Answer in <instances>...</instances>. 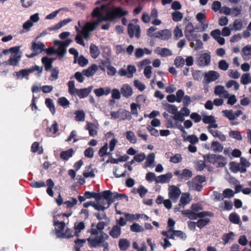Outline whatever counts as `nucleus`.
Instances as JSON below:
<instances>
[{
	"label": "nucleus",
	"mask_w": 251,
	"mask_h": 251,
	"mask_svg": "<svg viewBox=\"0 0 251 251\" xmlns=\"http://www.w3.org/2000/svg\"><path fill=\"white\" fill-rule=\"evenodd\" d=\"M127 14V11L119 7H114L110 10L107 5H102L100 8H96L93 10L92 15L94 17H97V20L93 23H86L81 30L75 27L77 32L75 38V41L77 44L85 46L82 37L85 39H88L90 32L93 31L100 23L103 21H112L117 17H121Z\"/></svg>",
	"instance_id": "f257e3e1"
},
{
	"label": "nucleus",
	"mask_w": 251,
	"mask_h": 251,
	"mask_svg": "<svg viewBox=\"0 0 251 251\" xmlns=\"http://www.w3.org/2000/svg\"><path fill=\"white\" fill-rule=\"evenodd\" d=\"M125 198L128 201V197L124 194H120L117 192H112L109 190L102 192L99 197L96 198L97 201L101 205L103 206V210L109 207V205L113 202L116 199Z\"/></svg>",
	"instance_id": "f03ea898"
},
{
	"label": "nucleus",
	"mask_w": 251,
	"mask_h": 251,
	"mask_svg": "<svg viewBox=\"0 0 251 251\" xmlns=\"http://www.w3.org/2000/svg\"><path fill=\"white\" fill-rule=\"evenodd\" d=\"M109 238V235L102 231L100 232L99 235L90 236L86 240L91 248L103 247V251H108L109 244L106 241Z\"/></svg>",
	"instance_id": "7ed1b4c3"
},
{
	"label": "nucleus",
	"mask_w": 251,
	"mask_h": 251,
	"mask_svg": "<svg viewBox=\"0 0 251 251\" xmlns=\"http://www.w3.org/2000/svg\"><path fill=\"white\" fill-rule=\"evenodd\" d=\"M175 222L172 219H169L166 231H162L161 233L163 235L169 239H174L176 237L184 240L187 238L186 234L180 231L174 230Z\"/></svg>",
	"instance_id": "20e7f679"
},
{
	"label": "nucleus",
	"mask_w": 251,
	"mask_h": 251,
	"mask_svg": "<svg viewBox=\"0 0 251 251\" xmlns=\"http://www.w3.org/2000/svg\"><path fill=\"white\" fill-rule=\"evenodd\" d=\"M72 42V40L69 39L66 40L64 42H61L57 40L54 41V48H55V53L58 55L63 56L66 52V48Z\"/></svg>",
	"instance_id": "39448f33"
},
{
	"label": "nucleus",
	"mask_w": 251,
	"mask_h": 251,
	"mask_svg": "<svg viewBox=\"0 0 251 251\" xmlns=\"http://www.w3.org/2000/svg\"><path fill=\"white\" fill-rule=\"evenodd\" d=\"M205 181L204 177L198 176L194 177L191 181H188L187 184L190 191H200L202 188L201 184Z\"/></svg>",
	"instance_id": "423d86ee"
},
{
	"label": "nucleus",
	"mask_w": 251,
	"mask_h": 251,
	"mask_svg": "<svg viewBox=\"0 0 251 251\" xmlns=\"http://www.w3.org/2000/svg\"><path fill=\"white\" fill-rule=\"evenodd\" d=\"M111 118L114 120L118 119L120 121L130 120L131 118L130 112L124 109H120L117 111H112L110 113Z\"/></svg>",
	"instance_id": "0eeeda50"
},
{
	"label": "nucleus",
	"mask_w": 251,
	"mask_h": 251,
	"mask_svg": "<svg viewBox=\"0 0 251 251\" xmlns=\"http://www.w3.org/2000/svg\"><path fill=\"white\" fill-rule=\"evenodd\" d=\"M22 56V52L20 50L16 52L13 53L9 59L4 62L3 64L5 65L18 66Z\"/></svg>",
	"instance_id": "6e6552de"
},
{
	"label": "nucleus",
	"mask_w": 251,
	"mask_h": 251,
	"mask_svg": "<svg viewBox=\"0 0 251 251\" xmlns=\"http://www.w3.org/2000/svg\"><path fill=\"white\" fill-rule=\"evenodd\" d=\"M181 194L180 189L175 185H171L168 187V196L170 199L176 201Z\"/></svg>",
	"instance_id": "1a4fd4ad"
},
{
	"label": "nucleus",
	"mask_w": 251,
	"mask_h": 251,
	"mask_svg": "<svg viewBox=\"0 0 251 251\" xmlns=\"http://www.w3.org/2000/svg\"><path fill=\"white\" fill-rule=\"evenodd\" d=\"M191 200L192 198L189 193H182L179 201L178 205L179 207L176 208L175 209V211L176 212L179 211L180 208H184L186 205L190 203Z\"/></svg>",
	"instance_id": "9d476101"
},
{
	"label": "nucleus",
	"mask_w": 251,
	"mask_h": 251,
	"mask_svg": "<svg viewBox=\"0 0 251 251\" xmlns=\"http://www.w3.org/2000/svg\"><path fill=\"white\" fill-rule=\"evenodd\" d=\"M220 74L215 71H209L204 74L203 80L206 83L216 81L220 77Z\"/></svg>",
	"instance_id": "9b49d317"
},
{
	"label": "nucleus",
	"mask_w": 251,
	"mask_h": 251,
	"mask_svg": "<svg viewBox=\"0 0 251 251\" xmlns=\"http://www.w3.org/2000/svg\"><path fill=\"white\" fill-rule=\"evenodd\" d=\"M140 28L139 25L130 23L128 25V33L130 37L135 36L137 38L140 36Z\"/></svg>",
	"instance_id": "f8f14e48"
},
{
	"label": "nucleus",
	"mask_w": 251,
	"mask_h": 251,
	"mask_svg": "<svg viewBox=\"0 0 251 251\" xmlns=\"http://www.w3.org/2000/svg\"><path fill=\"white\" fill-rule=\"evenodd\" d=\"M224 116L230 121H233L240 116L242 112L240 110H237L235 112L233 110H225L222 111Z\"/></svg>",
	"instance_id": "ddd939ff"
},
{
	"label": "nucleus",
	"mask_w": 251,
	"mask_h": 251,
	"mask_svg": "<svg viewBox=\"0 0 251 251\" xmlns=\"http://www.w3.org/2000/svg\"><path fill=\"white\" fill-rule=\"evenodd\" d=\"M210 62V55L207 53L201 54L198 58L197 63L200 66H207Z\"/></svg>",
	"instance_id": "4468645a"
},
{
	"label": "nucleus",
	"mask_w": 251,
	"mask_h": 251,
	"mask_svg": "<svg viewBox=\"0 0 251 251\" xmlns=\"http://www.w3.org/2000/svg\"><path fill=\"white\" fill-rule=\"evenodd\" d=\"M172 34L170 30L168 29H163L156 32V38L162 40H168L171 38Z\"/></svg>",
	"instance_id": "2eb2a0df"
},
{
	"label": "nucleus",
	"mask_w": 251,
	"mask_h": 251,
	"mask_svg": "<svg viewBox=\"0 0 251 251\" xmlns=\"http://www.w3.org/2000/svg\"><path fill=\"white\" fill-rule=\"evenodd\" d=\"M211 36L220 45H223L225 43V39L221 37V31L219 29L212 30L210 33Z\"/></svg>",
	"instance_id": "dca6fc26"
},
{
	"label": "nucleus",
	"mask_w": 251,
	"mask_h": 251,
	"mask_svg": "<svg viewBox=\"0 0 251 251\" xmlns=\"http://www.w3.org/2000/svg\"><path fill=\"white\" fill-rule=\"evenodd\" d=\"M173 177L171 173L162 175L156 177V183H169Z\"/></svg>",
	"instance_id": "f3484780"
},
{
	"label": "nucleus",
	"mask_w": 251,
	"mask_h": 251,
	"mask_svg": "<svg viewBox=\"0 0 251 251\" xmlns=\"http://www.w3.org/2000/svg\"><path fill=\"white\" fill-rule=\"evenodd\" d=\"M121 93L123 97L128 98L133 94L131 87L127 84H123L121 88Z\"/></svg>",
	"instance_id": "a211bd4d"
},
{
	"label": "nucleus",
	"mask_w": 251,
	"mask_h": 251,
	"mask_svg": "<svg viewBox=\"0 0 251 251\" xmlns=\"http://www.w3.org/2000/svg\"><path fill=\"white\" fill-rule=\"evenodd\" d=\"M155 155L154 153H151L147 157L145 162V168H153L154 166Z\"/></svg>",
	"instance_id": "6ab92c4d"
},
{
	"label": "nucleus",
	"mask_w": 251,
	"mask_h": 251,
	"mask_svg": "<svg viewBox=\"0 0 251 251\" xmlns=\"http://www.w3.org/2000/svg\"><path fill=\"white\" fill-rule=\"evenodd\" d=\"M92 90V87L90 86L81 89H78L75 95L80 99H83L87 97Z\"/></svg>",
	"instance_id": "aec40b11"
},
{
	"label": "nucleus",
	"mask_w": 251,
	"mask_h": 251,
	"mask_svg": "<svg viewBox=\"0 0 251 251\" xmlns=\"http://www.w3.org/2000/svg\"><path fill=\"white\" fill-rule=\"evenodd\" d=\"M98 126V124L95 125L90 122H87L86 128L89 131V135L91 136H95L97 135Z\"/></svg>",
	"instance_id": "412c9836"
},
{
	"label": "nucleus",
	"mask_w": 251,
	"mask_h": 251,
	"mask_svg": "<svg viewBox=\"0 0 251 251\" xmlns=\"http://www.w3.org/2000/svg\"><path fill=\"white\" fill-rule=\"evenodd\" d=\"M85 227V225L84 222H76L74 224V235L76 237H79L80 236V233L82 230H83Z\"/></svg>",
	"instance_id": "4be33fe9"
},
{
	"label": "nucleus",
	"mask_w": 251,
	"mask_h": 251,
	"mask_svg": "<svg viewBox=\"0 0 251 251\" xmlns=\"http://www.w3.org/2000/svg\"><path fill=\"white\" fill-rule=\"evenodd\" d=\"M154 52L162 57H167L172 55V51L168 48H157Z\"/></svg>",
	"instance_id": "5701e85b"
},
{
	"label": "nucleus",
	"mask_w": 251,
	"mask_h": 251,
	"mask_svg": "<svg viewBox=\"0 0 251 251\" xmlns=\"http://www.w3.org/2000/svg\"><path fill=\"white\" fill-rule=\"evenodd\" d=\"M94 92L97 97H100L103 95H107L111 92L110 87H100L94 90Z\"/></svg>",
	"instance_id": "b1692460"
},
{
	"label": "nucleus",
	"mask_w": 251,
	"mask_h": 251,
	"mask_svg": "<svg viewBox=\"0 0 251 251\" xmlns=\"http://www.w3.org/2000/svg\"><path fill=\"white\" fill-rule=\"evenodd\" d=\"M55 227V233L57 237H59V233H62L65 227L66 224L64 222H56L54 223Z\"/></svg>",
	"instance_id": "393cba45"
},
{
	"label": "nucleus",
	"mask_w": 251,
	"mask_h": 251,
	"mask_svg": "<svg viewBox=\"0 0 251 251\" xmlns=\"http://www.w3.org/2000/svg\"><path fill=\"white\" fill-rule=\"evenodd\" d=\"M45 45L42 42H33L32 44L31 49L33 51L38 54L44 50Z\"/></svg>",
	"instance_id": "a878e982"
},
{
	"label": "nucleus",
	"mask_w": 251,
	"mask_h": 251,
	"mask_svg": "<svg viewBox=\"0 0 251 251\" xmlns=\"http://www.w3.org/2000/svg\"><path fill=\"white\" fill-rule=\"evenodd\" d=\"M30 74H31V71L29 69H27L14 72L13 75L14 76L17 77L18 79H22L24 77H27Z\"/></svg>",
	"instance_id": "bb28decb"
},
{
	"label": "nucleus",
	"mask_w": 251,
	"mask_h": 251,
	"mask_svg": "<svg viewBox=\"0 0 251 251\" xmlns=\"http://www.w3.org/2000/svg\"><path fill=\"white\" fill-rule=\"evenodd\" d=\"M118 246L121 251H126L130 246V242L126 239L122 238L119 240Z\"/></svg>",
	"instance_id": "cd10ccee"
},
{
	"label": "nucleus",
	"mask_w": 251,
	"mask_h": 251,
	"mask_svg": "<svg viewBox=\"0 0 251 251\" xmlns=\"http://www.w3.org/2000/svg\"><path fill=\"white\" fill-rule=\"evenodd\" d=\"M242 56L243 58L247 60L251 58V46L247 45L244 47L242 50Z\"/></svg>",
	"instance_id": "c85d7f7f"
},
{
	"label": "nucleus",
	"mask_w": 251,
	"mask_h": 251,
	"mask_svg": "<svg viewBox=\"0 0 251 251\" xmlns=\"http://www.w3.org/2000/svg\"><path fill=\"white\" fill-rule=\"evenodd\" d=\"M97 65L93 64L89 67L87 69L83 71L82 73L87 77L93 75L98 70Z\"/></svg>",
	"instance_id": "c756f323"
},
{
	"label": "nucleus",
	"mask_w": 251,
	"mask_h": 251,
	"mask_svg": "<svg viewBox=\"0 0 251 251\" xmlns=\"http://www.w3.org/2000/svg\"><path fill=\"white\" fill-rule=\"evenodd\" d=\"M240 165L242 166V167L240 168L241 173H245L247 171V169L251 165L250 161L247 158L241 157L240 159Z\"/></svg>",
	"instance_id": "7c9ffc66"
},
{
	"label": "nucleus",
	"mask_w": 251,
	"mask_h": 251,
	"mask_svg": "<svg viewBox=\"0 0 251 251\" xmlns=\"http://www.w3.org/2000/svg\"><path fill=\"white\" fill-rule=\"evenodd\" d=\"M211 150L215 152H221L224 149L223 146L217 141H213L211 146Z\"/></svg>",
	"instance_id": "2f4dec72"
},
{
	"label": "nucleus",
	"mask_w": 251,
	"mask_h": 251,
	"mask_svg": "<svg viewBox=\"0 0 251 251\" xmlns=\"http://www.w3.org/2000/svg\"><path fill=\"white\" fill-rule=\"evenodd\" d=\"M121 233V228L118 226H114L109 232V235L114 238H118Z\"/></svg>",
	"instance_id": "473e14b6"
},
{
	"label": "nucleus",
	"mask_w": 251,
	"mask_h": 251,
	"mask_svg": "<svg viewBox=\"0 0 251 251\" xmlns=\"http://www.w3.org/2000/svg\"><path fill=\"white\" fill-rule=\"evenodd\" d=\"M71 21L72 19L71 18L64 19L63 20L60 21V22L56 24L53 27H50L49 28V29L50 30L59 29L63 26L71 22Z\"/></svg>",
	"instance_id": "72a5a7b5"
},
{
	"label": "nucleus",
	"mask_w": 251,
	"mask_h": 251,
	"mask_svg": "<svg viewBox=\"0 0 251 251\" xmlns=\"http://www.w3.org/2000/svg\"><path fill=\"white\" fill-rule=\"evenodd\" d=\"M214 93L216 95L219 96L224 94L225 97H228V92L225 90L224 87L222 85L217 86L215 88Z\"/></svg>",
	"instance_id": "f704fd0d"
},
{
	"label": "nucleus",
	"mask_w": 251,
	"mask_h": 251,
	"mask_svg": "<svg viewBox=\"0 0 251 251\" xmlns=\"http://www.w3.org/2000/svg\"><path fill=\"white\" fill-rule=\"evenodd\" d=\"M83 206L85 207H88L89 206H93L96 210H103V206L101 205L100 203H99L97 201V203L93 201H89L87 202L83 203Z\"/></svg>",
	"instance_id": "c9c22d12"
},
{
	"label": "nucleus",
	"mask_w": 251,
	"mask_h": 251,
	"mask_svg": "<svg viewBox=\"0 0 251 251\" xmlns=\"http://www.w3.org/2000/svg\"><path fill=\"white\" fill-rule=\"evenodd\" d=\"M194 32V26L191 23H188L186 25L185 34L186 37H187L189 40H190V36H192V34Z\"/></svg>",
	"instance_id": "e433bc0d"
},
{
	"label": "nucleus",
	"mask_w": 251,
	"mask_h": 251,
	"mask_svg": "<svg viewBox=\"0 0 251 251\" xmlns=\"http://www.w3.org/2000/svg\"><path fill=\"white\" fill-rule=\"evenodd\" d=\"M227 164L226 159L223 156L219 155L215 165L217 167H223Z\"/></svg>",
	"instance_id": "4c0bfd02"
},
{
	"label": "nucleus",
	"mask_w": 251,
	"mask_h": 251,
	"mask_svg": "<svg viewBox=\"0 0 251 251\" xmlns=\"http://www.w3.org/2000/svg\"><path fill=\"white\" fill-rule=\"evenodd\" d=\"M210 133L215 137L218 138L222 141L226 140V136L220 131L218 130H210Z\"/></svg>",
	"instance_id": "58836bf2"
},
{
	"label": "nucleus",
	"mask_w": 251,
	"mask_h": 251,
	"mask_svg": "<svg viewBox=\"0 0 251 251\" xmlns=\"http://www.w3.org/2000/svg\"><path fill=\"white\" fill-rule=\"evenodd\" d=\"M229 136L230 138L238 141H241L243 139L241 132L238 130H230Z\"/></svg>",
	"instance_id": "ea45409f"
},
{
	"label": "nucleus",
	"mask_w": 251,
	"mask_h": 251,
	"mask_svg": "<svg viewBox=\"0 0 251 251\" xmlns=\"http://www.w3.org/2000/svg\"><path fill=\"white\" fill-rule=\"evenodd\" d=\"M240 82L243 85L251 84V74L248 73L243 74L241 77Z\"/></svg>",
	"instance_id": "a19ab883"
},
{
	"label": "nucleus",
	"mask_w": 251,
	"mask_h": 251,
	"mask_svg": "<svg viewBox=\"0 0 251 251\" xmlns=\"http://www.w3.org/2000/svg\"><path fill=\"white\" fill-rule=\"evenodd\" d=\"M192 176V172L187 169L183 170L182 172L179 175V180L188 179Z\"/></svg>",
	"instance_id": "79ce46f5"
},
{
	"label": "nucleus",
	"mask_w": 251,
	"mask_h": 251,
	"mask_svg": "<svg viewBox=\"0 0 251 251\" xmlns=\"http://www.w3.org/2000/svg\"><path fill=\"white\" fill-rule=\"evenodd\" d=\"M45 104L49 108L52 114L54 115L55 113L56 110L52 100L51 99L47 98L45 100Z\"/></svg>",
	"instance_id": "37998d69"
},
{
	"label": "nucleus",
	"mask_w": 251,
	"mask_h": 251,
	"mask_svg": "<svg viewBox=\"0 0 251 251\" xmlns=\"http://www.w3.org/2000/svg\"><path fill=\"white\" fill-rule=\"evenodd\" d=\"M230 165V170L231 171L234 173H236L238 172H239L241 173V168L242 166L240 165V162L236 163L234 162H231L229 164Z\"/></svg>",
	"instance_id": "c03bdc74"
},
{
	"label": "nucleus",
	"mask_w": 251,
	"mask_h": 251,
	"mask_svg": "<svg viewBox=\"0 0 251 251\" xmlns=\"http://www.w3.org/2000/svg\"><path fill=\"white\" fill-rule=\"evenodd\" d=\"M59 234V238H70L75 236L73 231L68 228H66L65 231H63L62 233Z\"/></svg>",
	"instance_id": "a18cd8bd"
},
{
	"label": "nucleus",
	"mask_w": 251,
	"mask_h": 251,
	"mask_svg": "<svg viewBox=\"0 0 251 251\" xmlns=\"http://www.w3.org/2000/svg\"><path fill=\"white\" fill-rule=\"evenodd\" d=\"M90 53L94 58H96L99 55L100 51L98 48L95 45L92 44L90 46Z\"/></svg>",
	"instance_id": "49530a36"
},
{
	"label": "nucleus",
	"mask_w": 251,
	"mask_h": 251,
	"mask_svg": "<svg viewBox=\"0 0 251 251\" xmlns=\"http://www.w3.org/2000/svg\"><path fill=\"white\" fill-rule=\"evenodd\" d=\"M126 138L131 143H135L136 142V138L135 134L131 131H127L125 134Z\"/></svg>",
	"instance_id": "de8ad7c7"
},
{
	"label": "nucleus",
	"mask_w": 251,
	"mask_h": 251,
	"mask_svg": "<svg viewBox=\"0 0 251 251\" xmlns=\"http://www.w3.org/2000/svg\"><path fill=\"white\" fill-rule=\"evenodd\" d=\"M229 221L234 224H240V219L239 216L236 213H232L229 216Z\"/></svg>",
	"instance_id": "09e8293b"
},
{
	"label": "nucleus",
	"mask_w": 251,
	"mask_h": 251,
	"mask_svg": "<svg viewBox=\"0 0 251 251\" xmlns=\"http://www.w3.org/2000/svg\"><path fill=\"white\" fill-rule=\"evenodd\" d=\"M42 62L44 64L46 70L48 71L51 68L52 60L50 58L46 56L43 57Z\"/></svg>",
	"instance_id": "8fccbe9b"
},
{
	"label": "nucleus",
	"mask_w": 251,
	"mask_h": 251,
	"mask_svg": "<svg viewBox=\"0 0 251 251\" xmlns=\"http://www.w3.org/2000/svg\"><path fill=\"white\" fill-rule=\"evenodd\" d=\"M164 109L169 113L174 115L177 110V108L175 105L166 104L164 105Z\"/></svg>",
	"instance_id": "3c124183"
},
{
	"label": "nucleus",
	"mask_w": 251,
	"mask_h": 251,
	"mask_svg": "<svg viewBox=\"0 0 251 251\" xmlns=\"http://www.w3.org/2000/svg\"><path fill=\"white\" fill-rule=\"evenodd\" d=\"M151 64V61L149 59H146L139 62L138 63V67H139L140 70H141L143 68L145 69L147 67L151 66L150 65Z\"/></svg>",
	"instance_id": "603ef678"
},
{
	"label": "nucleus",
	"mask_w": 251,
	"mask_h": 251,
	"mask_svg": "<svg viewBox=\"0 0 251 251\" xmlns=\"http://www.w3.org/2000/svg\"><path fill=\"white\" fill-rule=\"evenodd\" d=\"M74 151L72 149H69L66 151H62L61 153V157L64 160H68L72 156Z\"/></svg>",
	"instance_id": "864d4df0"
},
{
	"label": "nucleus",
	"mask_w": 251,
	"mask_h": 251,
	"mask_svg": "<svg viewBox=\"0 0 251 251\" xmlns=\"http://www.w3.org/2000/svg\"><path fill=\"white\" fill-rule=\"evenodd\" d=\"M130 228L132 232H139L144 230V227L137 223H134L131 225Z\"/></svg>",
	"instance_id": "5fc2aeb1"
},
{
	"label": "nucleus",
	"mask_w": 251,
	"mask_h": 251,
	"mask_svg": "<svg viewBox=\"0 0 251 251\" xmlns=\"http://www.w3.org/2000/svg\"><path fill=\"white\" fill-rule=\"evenodd\" d=\"M202 43L200 40H196L190 43V47L195 50L201 49L202 47Z\"/></svg>",
	"instance_id": "6e6d98bb"
},
{
	"label": "nucleus",
	"mask_w": 251,
	"mask_h": 251,
	"mask_svg": "<svg viewBox=\"0 0 251 251\" xmlns=\"http://www.w3.org/2000/svg\"><path fill=\"white\" fill-rule=\"evenodd\" d=\"M218 156L219 155L217 154H208L204 156V159L207 160L209 163H212L215 165L216 161L217 160Z\"/></svg>",
	"instance_id": "4d7b16f0"
},
{
	"label": "nucleus",
	"mask_w": 251,
	"mask_h": 251,
	"mask_svg": "<svg viewBox=\"0 0 251 251\" xmlns=\"http://www.w3.org/2000/svg\"><path fill=\"white\" fill-rule=\"evenodd\" d=\"M182 160L181 154L177 153L173 156L170 157V161L173 163H178Z\"/></svg>",
	"instance_id": "13d9d810"
},
{
	"label": "nucleus",
	"mask_w": 251,
	"mask_h": 251,
	"mask_svg": "<svg viewBox=\"0 0 251 251\" xmlns=\"http://www.w3.org/2000/svg\"><path fill=\"white\" fill-rule=\"evenodd\" d=\"M75 119L77 121H84L85 119V114L83 111L78 110L75 112Z\"/></svg>",
	"instance_id": "bf43d9fd"
},
{
	"label": "nucleus",
	"mask_w": 251,
	"mask_h": 251,
	"mask_svg": "<svg viewBox=\"0 0 251 251\" xmlns=\"http://www.w3.org/2000/svg\"><path fill=\"white\" fill-rule=\"evenodd\" d=\"M185 141H188L192 144H195L199 142V138L195 135H190L188 136L186 138H184Z\"/></svg>",
	"instance_id": "052dcab7"
},
{
	"label": "nucleus",
	"mask_w": 251,
	"mask_h": 251,
	"mask_svg": "<svg viewBox=\"0 0 251 251\" xmlns=\"http://www.w3.org/2000/svg\"><path fill=\"white\" fill-rule=\"evenodd\" d=\"M205 216L203 212H200L198 214L195 213L194 212L190 211L188 215V217L191 220H195L198 217H203Z\"/></svg>",
	"instance_id": "680f3d73"
},
{
	"label": "nucleus",
	"mask_w": 251,
	"mask_h": 251,
	"mask_svg": "<svg viewBox=\"0 0 251 251\" xmlns=\"http://www.w3.org/2000/svg\"><path fill=\"white\" fill-rule=\"evenodd\" d=\"M243 27V23L240 19L235 20L233 24V29L240 30Z\"/></svg>",
	"instance_id": "e2e57ef3"
},
{
	"label": "nucleus",
	"mask_w": 251,
	"mask_h": 251,
	"mask_svg": "<svg viewBox=\"0 0 251 251\" xmlns=\"http://www.w3.org/2000/svg\"><path fill=\"white\" fill-rule=\"evenodd\" d=\"M69 92L71 95H75L77 89L75 88L74 81H70L68 82Z\"/></svg>",
	"instance_id": "0e129e2a"
},
{
	"label": "nucleus",
	"mask_w": 251,
	"mask_h": 251,
	"mask_svg": "<svg viewBox=\"0 0 251 251\" xmlns=\"http://www.w3.org/2000/svg\"><path fill=\"white\" fill-rule=\"evenodd\" d=\"M232 86L234 87L235 90H238L239 88V83L235 80H230L226 82V87L227 88H230Z\"/></svg>",
	"instance_id": "69168bd1"
},
{
	"label": "nucleus",
	"mask_w": 251,
	"mask_h": 251,
	"mask_svg": "<svg viewBox=\"0 0 251 251\" xmlns=\"http://www.w3.org/2000/svg\"><path fill=\"white\" fill-rule=\"evenodd\" d=\"M184 63L185 60L181 56H177L175 60V64L177 67H182Z\"/></svg>",
	"instance_id": "338daca9"
},
{
	"label": "nucleus",
	"mask_w": 251,
	"mask_h": 251,
	"mask_svg": "<svg viewBox=\"0 0 251 251\" xmlns=\"http://www.w3.org/2000/svg\"><path fill=\"white\" fill-rule=\"evenodd\" d=\"M210 220L208 218H204L200 219L197 222V226L200 228H201L205 226L209 222Z\"/></svg>",
	"instance_id": "774afa93"
}]
</instances>
